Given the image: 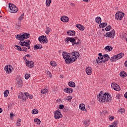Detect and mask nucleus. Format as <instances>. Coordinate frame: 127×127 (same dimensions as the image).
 Listing matches in <instances>:
<instances>
[{"mask_svg":"<svg viewBox=\"0 0 127 127\" xmlns=\"http://www.w3.org/2000/svg\"><path fill=\"white\" fill-rule=\"evenodd\" d=\"M98 100L100 103H108L112 102V96L108 93H103V91L100 92L97 96Z\"/></svg>","mask_w":127,"mask_h":127,"instance_id":"nucleus-1","label":"nucleus"},{"mask_svg":"<svg viewBox=\"0 0 127 127\" xmlns=\"http://www.w3.org/2000/svg\"><path fill=\"white\" fill-rule=\"evenodd\" d=\"M69 41L72 43L73 46H74L75 44L76 45H79V44H81V40H79L78 42H76V39L73 38L67 37L66 38H65V42H66V43H69Z\"/></svg>","mask_w":127,"mask_h":127,"instance_id":"nucleus-2","label":"nucleus"},{"mask_svg":"<svg viewBox=\"0 0 127 127\" xmlns=\"http://www.w3.org/2000/svg\"><path fill=\"white\" fill-rule=\"evenodd\" d=\"M19 43L21 46H26V47H28V49H30V43L31 42L30 40H22Z\"/></svg>","mask_w":127,"mask_h":127,"instance_id":"nucleus-3","label":"nucleus"},{"mask_svg":"<svg viewBox=\"0 0 127 127\" xmlns=\"http://www.w3.org/2000/svg\"><path fill=\"white\" fill-rule=\"evenodd\" d=\"M124 56H125V54L123 53H121L117 55L114 56L113 57H111L110 60L111 62H115V61H117V60H119V59H122Z\"/></svg>","mask_w":127,"mask_h":127,"instance_id":"nucleus-4","label":"nucleus"},{"mask_svg":"<svg viewBox=\"0 0 127 127\" xmlns=\"http://www.w3.org/2000/svg\"><path fill=\"white\" fill-rule=\"evenodd\" d=\"M9 7L10 8V12L12 13H15L17 12L18 9L16 7L14 4L9 3Z\"/></svg>","mask_w":127,"mask_h":127,"instance_id":"nucleus-5","label":"nucleus"},{"mask_svg":"<svg viewBox=\"0 0 127 127\" xmlns=\"http://www.w3.org/2000/svg\"><path fill=\"white\" fill-rule=\"evenodd\" d=\"M28 95H29V94L28 93H22V92H20L19 93V95L18 96V99H20L23 100V101H25V100H26V99H27L28 98Z\"/></svg>","mask_w":127,"mask_h":127,"instance_id":"nucleus-6","label":"nucleus"},{"mask_svg":"<svg viewBox=\"0 0 127 127\" xmlns=\"http://www.w3.org/2000/svg\"><path fill=\"white\" fill-rule=\"evenodd\" d=\"M38 39L39 41L42 43V44H44L48 42V39L47 37H46V36L42 35L39 37Z\"/></svg>","mask_w":127,"mask_h":127,"instance_id":"nucleus-7","label":"nucleus"},{"mask_svg":"<svg viewBox=\"0 0 127 127\" xmlns=\"http://www.w3.org/2000/svg\"><path fill=\"white\" fill-rule=\"evenodd\" d=\"M125 16V14L122 12H117L115 15V18L117 20H122L123 17Z\"/></svg>","mask_w":127,"mask_h":127,"instance_id":"nucleus-8","label":"nucleus"},{"mask_svg":"<svg viewBox=\"0 0 127 127\" xmlns=\"http://www.w3.org/2000/svg\"><path fill=\"white\" fill-rule=\"evenodd\" d=\"M63 57L65 59V62L67 64V63H69V59H70V54L66 53L65 52H64L63 53Z\"/></svg>","mask_w":127,"mask_h":127,"instance_id":"nucleus-9","label":"nucleus"},{"mask_svg":"<svg viewBox=\"0 0 127 127\" xmlns=\"http://www.w3.org/2000/svg\"><path fill=\"white\" fill-rule=\"evenodd\" d=\"M105 36L106 37H112V38L114 39L115 36H116V32H115V30H112L111 32H108L106 33Z\"/></svg>","mask_w":127,"mask_h":127,"instance_id":"nucleus-10","label":"nucleus"},{"mask_svg":"<svg viewBox=\"0 0 127 127\" xmlns=\"http://www.w3.org/2000/svg\"><path fill=\"white\" fill-rule=\"evenodd\" d=\"M54 118L56 120L61 119L62 118V114L58 110H57L54 112Z\"/></svg>","mask_w":127,"mask_h":127,"instance_id":"nucleus-11","label":"nucleus"},{"mask_svg":"<svg viewBox=\"0 0 127 127\" xmlns=\"http://www.w3.org/2000/svg\"><path fill=\"white\" fill-rule=\"evenodd\" d=\"M111 87L112 89H114L115 91H121V88L120 87V86L118 85L117 83H112L111 84Z\"/></svg>","mask_w":127,"mask_h":127,"instance_id":"nucleus-12","label":"nucleus"},{"mask_svg":"<svg viewBox=\"0 0 127 127\" xmlns=\"http://www.w3.org/2000/svg\"><path fill=\"white\" fill-rule=\"evenodd\" d=\"M5 71H6V73L7 74H9V73H11V70H12V67L9 65V66L6 65L4 68Z\"/></svg>","mask_w":127,"mask_h":127,"instance_id":"nucleus-13","label":"nucleus"},{"mask_svg":"<svg viewBox=\"0 0 127 127\" xmlns=\"http://www.w3.org/2000/svg\"><path fill=\"white\" fill-rule=\"evenodd\" d=\"M26 65L29 68H33L34 67V62L32 61H29L28 63L26 64Z\"/></svg>","mask_w":127,"mask_h":127,"instance_id":"nucleus-14","label":"nucleus"},{"mask_svg":"<svg viewBox=\"0 0 127 127\" xmlns=\"http://www.w3.org/2000/svg\"><path fill=\"white\" fill-rule=\"evenodd\" d=\"M24 17V13H23L21 14V15H20L18 19V23L17 24V25H18V26H20V25H21V20H22V19H23Z\"/></svg>","mask_w":127,"mask_h":127,"instance_id":"nucleus-15","label":"nucleus"},{"mask_svg":"<svg viewBox=\"0 0 127 127\" xmlns=\"http://www.w3.org/2000/svg\"><path fill=\"white\" fill-rule=\"evenodd\" d=\"M64 92L67 93V94H72L73 93V89L68 87V88H64Z\"/></svg>","mask_w":127,"mask_h":127,"instance_id":"nucleus-16","label":"nucleus"},{"mask_svg":"<svg viewBox=\"0 0 127 127\" xmlns=\"http://www.w3.org/2000/svg\"><path fill=\"white\" fill-rule=\"evenodd\" d=\"M110 60V57H109V55L105 54L103 55V61H102L103 63H105L107 61H109Z\"/></svg>","mask_w":127,"mask_h":127,"instance_id":"nucleus-17","label":"nucleus"},{"mask_svg":"<svg viewBox=\"0 0 127 127\" xmlns=\"http://www.w3.org/2000/svg\"><path fill=\"white\" fill-rule=\"evenodd\" d=\"M30 37V34L29 33H24V34H22V39L23 40L25 39H27V38H29Z\"/></svg>","mask_w":127,"mask_h":127,"instance_id":"nucleus-18","label":"nucleus"},{"mask_svg":"<svg viewBox=\"0 0 127 127\" xmlns=\"http://www.w3.org/2000/svg\"><path fill=\"white\" fill-rule=\"evenodd\" d=\"M61 20L63 22H68L69 21V17L66 16H63L61 17Z\"/></svg>","mask_w":127,"mask_h":127,"instance_id":"nucleus-19","label":"nucleus"},{"mask_svg":"<svg viewBox=\"0 0 127 127\" xmlns=\"http://www.w3.org/2000/svg\"><path fill=\"white\" fill-rule=\"evenodd\" d=\"M77 60V58L76 57H73L71 58V56L70 57V58L68 59V62L66 63V64H70V63H73V62H75Z\"/></svg>","mask_w":127,"mask_h":127,"instance_id":"nucleus-20","label":"nucleus"},{"mask_svg":"<svg viewBox=\"0 0 127 127\" xmlns=\"http://www.w3.org/2000/svg\"><path fill=\"white\" fill-rule=\"evenodd\" d=\"M86 74L87 75H92V67H88L85 69Z\"/></svg>","mask_w":127,"mask_h":127,"instance_id":"nucleus-21","label":"nucleus"},{"mask_svg":"<svg viewBox=\"0 0 127 127\" xmlns=\"http://www.w3.org/2000/svg\"><path fill=\"white\" fill-rule=\"evenodd\" d=\"M67 34H68L69 36H75V34H76V32H75V31H71V30H69L68 31L66 32Z\"/></svg>","mask_w":127,"mask_h":127,"instance_id":"nucleus-22","label":"nucleus"},{"mask_svg":"<svg viewBox=\"0 0 127 127\" xmlns=\"http://www.w3.org/2000/svg\"><path fill=\"white\" fill-rule=\"evenodd\" d=\"M76 27L78 28V29L79 30H81L82 31H83V30H84L85 29V27H84V26L80 24H77L76 25Z\"/></svg>","mask_w":127,"mask_h":127,"instance_id":"nucleus-23","label":"nucleus"},{"mask_svg":"<svg viewBox=\"0 0 127 127\" xmlns=\"http://www.w3.org/2000/svg\"><path fill=\"white\" fill-rule=\"evenodd\" d=\"M120 75L122 78H125V77H127V72H126L125 71H121L120 72Z\"/></svg>","mask_w":127,"mask_h":127,"instance_id":"nucleus-24","label":"nucleus"},{"mask_svg":"<svg viewBox=\"0 0 127 127\" xmlns=\"http://www.w3.org/2000/svg\"><path fill=\"white\" fill-rule=\"evenodd\" d=\"M68 86L71 88H75L76 84L73 81H69L68 83Z\"/></svg>","mask_w":127,"mask_h":127,"instance_id":"nucleus-25","label":"nucleus"},{"mask_svg":"<svg viewBox=\"0 0 127 127\" xmlns=\"http://www.w3.org/2000/svg\"><path fill=\"white\" fill-rule=\"evenodd\" d=\"M41 48H42V45H36L34 46V50L41 49Z\"/></svg>","mask_w":127,"mask_h":127,"instance_id":"nucleus-26","label":"nucleus"},{"mask_svg":"<svg viewBox=\"0 0 127 127\" xmlns=\"http://www.w3.org/2000/svg\"><path fill=\"white\" fill-rule=\"evenodd\" d=\"M17 85H18V88H20V87L22 86V80L20 79H18L17 80Z\"/></svg>","mask_w":127,"mask_h":127,"instance_id":"nucleus-27","label":"nucleus"},{"mask_svg":"<svg viewBox=\"0 0 127 127\" xmlns=\"http://www.w3.org/2000/svg\"><path fill=\"white\" fill-rule=\"evenodd\" d=\"M104 49L105 51H112V50H113V47L110 46H107L105 47Z\"/></svg>","mask_w":127,"mask_h":127,"instance_id":"nucleus-28","label":"nucleus"},{"mask_svg":"<svg viewBox=\"0 0 127 127\" xmlns=\"http://www.w3.org/2000/svg\"><path fill=\"white\" fill-rule=\"evenodd\" d=\"M108 25V23L107 22L102 23L99 24V27L100 28H104V27H106Z\"/></svg>","mask_w":127,"mask_h":127,"instance_id":"nucleus-29","label":"nucleus"},{"mask_svg":"<svg viewBox=\"0 0 127 127\" xmlns=\"http://www.w3.org/2000/svg\"><path fill=\"white\" fill-rule=\"evenodd\" d=\"M72 55L77 58V57H79V56H80V54L78 52H74L72 53Z\"/></svg>","mask_w":127,"mask_h":127,"instance_id":"nucleus-30","label":"nucleus"},{"mask_svg":"<svg viewBox=\"0 0 127 127\" xmlns=\"http://www.w3.org/2000/svg\"><path fill=\"white\" fill-rule=\"evenodd\" d=\"M95 21L96 23H101L102 21V19L100 17H97L95 18Z\"/></svg>","mask_w":127,"mask_h":127,"instance_id":"nucleus-31","label":"nucleus"},{"mask_svg":"<svg viewBox=\"0 0 127 127\" xmlns=\"http://www.w3.org/2000/svg\"><path fill=\"white\" fill-rule=\"evenodd\" d=\"M8 94H9V91H8V90H5L3 92L4 97L5 98L7 97V96H8Z\"/></svg>","mask_w":127,"mask_h":127,"instance_id":"nucleus-32","label":"nucleus"},{"mask_svg":"<svg viewBox=\"0 0 127 127\" xmlns=\"http://www.w3.org/2000/svg\"><path fill=\"white\" fill-rule=\"evenodd\" d=\"M79 109H80V110H81L82 111H84L85 112L86 111V110H85V106L84 104H82L81 105L80 104L79 105Z\"/></svg>","mask_w":127,"mask_h":127,"instance_id":"nucleus-33","label":"nucleus"},{"mask_svg":"<svg viewBox=\"0 0 127 127\" xmlns=\"http://www.w3.org/2000/svg\"><path fill=\"white\" fill-rule=\"evenodd\" d=\"M51 2H52V1L51 0H46V6H50Z\"/></svg>","mask_w":127,"mask_h":127,"instance_id":"nucleus-34","label":"nucleus"},{"mask_svg":"<svg viewBox=\"0 0 127 127\" xmlns=\"http://www.w3.org/2000/svg\"><path fill=\"white\" fill-rule=\"evenodd\" d=\"M34 122L35 123H37V125H40V123H41V121H40V120L38 118H36L34 120Z\"/></svg>","mask_w":127,"mask_h":127,"instance_id":"nucleus-35","label":"nucleus"},{"mask_svg":"<svg viewBox=\"0 0 127 127\" xmlns=\"http://www.w3.org/2000/svg\"><path fill=\"white\" fill-rule=\"evenodd\" d=\"M21 122V119H19L17 121V123L16 124V127H21V123H20Z\"/></svg>","mask_w":127,"mask_h":127,"instance_id":"nucleus-36","label":"nucleus"},{"mask_svg":"<svg viewBox=\"0 0 127 127\" xmlns=\"http://www.w3.org/2000/svg\"><path fill=\"white\" fill-rule=\"evenodd\" d=\"M51 31V28H50L49 27L46 28V31H45V33H46V34H49V32H50Z\"/></svg>","mask_w":127,"mask_h":127,"instance_id":"nucleus-37","label":"nucleus"},{"mask_svg":"<svg viewBox=\"0 0 127 127\" xmlns=\"http://www.w3.org/2000/svg\"><path fill=\"white\" fill-rule=\"evenodd\" d=\"M22 34H19V35H17V36H16V38L18 40H22Z\"/></svg>","mask_w":127,"mask_h":127,"instance_id":"nucleus-38","label":"nucleus"},{"mask_svg":"<svg viewBox=\"0 0 127 127\" xmlns=\"http://www.w3.org/2000/svg\"><path fill=\"white\" fill-rule=\"evenodd\" d=\"M83 124L85 126H89V125H90V121L88 120H86L83 122Z\"/></svg>","mask_w":127,"mask_h":127,"instance_id":"nucleus-39","label":"nucleus"},{"mask_svg":"<svg viewBox=\"0 0 127 127\" xmlns=\"http://www.w3.org/2000/svg\"><path fill=\"white\" fill-rule=\"evenodd\" d=\"M103 61H101V59L100 57H98V59H96V63L99 64V63H102Z\"/></svg>","mask_w":127,"mask_h":127,"instance_id":"nucleus-40","label":"nucleus"},{"mask_svg":"<svg viewBox=\"0 0 127 127\" xmlns=\"http://www.w3.org/2000/svg\"><path fill=\"white\" fill-rule=\"evenodd\" d=\"M119 124L118 121H115L113 124L112 126L115 127H118V125Z\"/></svg>","mask_w":127,"mask_h":127,"instance_id":"nucleus-41","label":"nucleus"},{"mask_svg":"<svg viewBox=\"0 0 127 127\" xmlns=\"http://www.w3.org/2000/svg\"><path fill=\"white\" fill-rule=\"evenodd\" d=\"M38 113V110H37V109H33L32 111V114L33 115H36V114Z\"/></svg>","mask_w":127,"mask_h":127,"instance_id":"nucleus-42","label":"nucleus"},{"mask_svg":"<svg viewBox=\"0 0 127 127\" xmlns=\"http://www.w3.org/2000/svg\"><path fill=\"white\" fill-rule=\"evenodd\" d=\"M46 73H47V75H48L50 78H52V74L50 71L47 70L46 71Z\"/></svg>","mask_w":127,"mask_h":127,"instance_id":"nucleus-43","label":"nucleus"},{"mask_svg":"<svg viewBox=\"0 0 127 127\" xmlns=\"http://www.w3.org/2000/svg\"><path fill=\"white\" fill-rule=\"evenodd\" d=\"M50 64H51L52 66H53V67H55V66L57 65V64H56V62H53V61H51V62H50Z\"/></svg>","mask_w":127,"mask_h":127,"instance_id":"nucleus-44","label":"nucleus"},{"mask_svg":"<svg viewBox=\"0 0 127 127\" xmlns=\"http://www.w3.org/2000/svg\"><path fill=\"white\" fill-rule=\"evenodd\" d=\"M111 29H112V26H111L110 25L108 26L105 28L106 31H110V30H111Z\"/></svg>","mask_w":127,"mask_h":127,"instance_id":"nucleus-45","label":"nucleus"},{"mask_svg":"<svg viewBox=\"0 0 127 127\" xmlns=\"http://www.w3.org/2000/svg\"><path fill=\"white\" fill-rule=\"evenodd\" d=\"M47 89H42L41 93V94H46V93H48Z\"/></svg>","mask_w":127,"mask_h":127,"instance_id":"nucleus-46","label":"nucleus"},{"mask_svg":"<svg viewBox=\"0 0 127 127\" xmlns=\"http://www.w3.org/2000/svg\"><path fill=\"white\" fill-rule=\"evenodd\" d=\"M15 47H16L17 50H18V51H22V49H21V47L20 46L18 45H15Z\"/></svg>","mask_w":127,"mask_h":127,"instance_id":"nucleus-47","label":"nucleus"},{"mask_svg":"<svg viewBox=\"0 0 127 127\" xmlns=\"http://www.w3.org/2000/svg\"><path fill=\"white\" fill-rule=\"evenodd\" d=\"M25 78L26 80H28V79H29V78H30V74H25Z\"/></svg>","mask_w":127,"mask_h":127,"instance_id":"nucleus-48","label":"nucleus"},{"mask_svg":"<svg viewBox=\"0 0 127 127\" xmlns=\"http://www.w3.org/2000/svg\"><path fill=\"white\" fill-rule=\"evenodd\" d=\"M119 112L121 113V114H124V113H125V109L120 108V109L119 110Z\"/></svg>","mask_w":127,"mask_h":127,"instance_id":"nucleus-49","label":"nucleus"},{"mask_svg":"<svg viewBox=\"0 0 127 127\" xmlns=\"http://www.w3.org/2000/svg\"><path fill=\"white\" fill-rule=\"evenodd\" d=\"M109 121H113L115 120V117L114 116H109Z\"/></svg>","mask_w":127,"mask_h":127,"instance_id":"nucleus-50","label":"nucleus"},{"mask_svg":"<svg viewBox=\"0 0 127 127\" xmlns=\"http://www.w3.org/2000/svg\"><path fill=\"white\" fill-rule=\"evenodd\" d=\"M64 109V105H60L59 106V109L60 110H63Z\"/></svg>","mask_w":127,"mask_h":127,"instance_id":"nucleus-51","label":"nucleus"},{"mask_svg":"<svg viewBox=\"0 0 127 127\" xmlns=\"http://www.w3.org/2000/svg\"><path fill=\"white\" fill-rule=\"evenodd\" d=\"M72 96H67V101H68V102H71V100H72Z\"/></svg>","mask_w":127,"mask_h":127,"instance_id":"nucleus-52","label":"nucleus"},{"mask_svg":"<svg viewBox=\"0 0 127 127\" xmlns=\"http://www.w3.org/2000/svg\"><path fill=\"white\" fill-rule=\"evenodd\" d=\"M23 59L25 61V63H26V64L29 61L27 60L26 56L23 57Z\"/></svg>","mask_w":127,"mask_h":127,"instance_id":"nucleus-53","label":"nucleus"},{"mask_svg":"<svg viewBox=\"0 0 127 127\" xmlns=\"http://www.w3.org/2000/svg\"><path fill=\"white\" fill-rule=\"evenodd\" d=\"M23 49L22 51H25V52H27V51L26 50L29 49L28 48H26V47H23L22 48Z\"/></svg>","mask_w":127,"mask_h":127,"instance_id":"nucleus-54","label":"nucleus"},{"mask_svg":"<svg viewBox=\"0 0 127 127\" xmlns=\"http://www.w3.org/2000/svg\"><path fill=\"white\" fill-rule=\"evenodd\" d=\"M68 110H69V108L68 107H65L63 110V111H64V112H68Z\"/></svg>","mask_w":127,"mask_h":127,"instance_id":"nucleus-55","label":"nucleus"},{"mask_svg":"<svg viewBox=\"0 0 127 127\" xmlns=\"http://www.w3.org/2000/svg\"><path fill=\"white\" fill-rule=\"evenodd\" d=\"M100 61H104V56L100 57Z\"/></svg>","mask_w":127,"mask_h":127,"instance_id":"nucleus-56","label":"nucleus"},{"mask_svg":"<svg viewBox=\"0 0 127 127\" xmlns=\"http://www.w3.org/2000/svg\"><path fill=\"white\" fill-rule=\"evenodd\" d=\"M14 116V115H13V113H11L10 114V118H12V117H13Z\"/></svg>","mask_w":127,"mask_h":127,"instance_id":"nucleus-57","label":"nucleus"},{"mask_svg":"<svg viewBox=\"0 0 127 127\" xmlns=\"http://www.w3.org/2000/svg\"><path fill=\"white\" fill-rule=\"evenodd\" d=\"M29 96V99H32V98H33V97L32 96V95H30L29 94V95H28V97Z\"/></svg>","mask_w":127,"mask_h":127,"instance_id":"nucleus-58","label":"nucleus"},{"mask_svg":"<svg viewBox=\"0 0 127 127\" xmlns=\"http://www.w3.org/2000/svg\"><path fill=\"white\" fill-rule=\"evenodd\" d=\"M70 5H71V6H75V5L74 3H71Z\"/></svg>","mask_w":127,"mask_h":127,"instance_id":"nucleus-59","label":"nucleus"},{"mask_svg":"<svg viewBox=\"0 0 127 127\" xmlns=\"http://www.w3.org/2000/svg\"><path fill=\"white\" fill-rule=\"evenodd\" d=\"M83 1H85V2H89V1H90L89 0H83Z\"/></svg>","mask_w":127,"mask_h":127,"instance_id":"nucleus-60","label":"nucleus"},{"mask_svg":"<svg viewBox=\"0 0 127 127\" xmlns=\"http://www.w3.org/2000/svg\"><path fill=\"white\" fill-rule=\"evenodd\" d=\"M125 66L126 67H127V61L126 62H125Z\"/></svg>","mask_w":127,"mask_h":127,"instance_id":"nucleus-61","label":"nucleus"},{"mask_svg":"<svg viewBox=\"0 0 127 127\" xmlns=\"http://www.w3.org/2000/svg\"><path fill=\"white\" fill-rule=\"evenodd\" d=\"M98 55H99V57H102V56H103V55H102V53H99L98 54Z\"/></svg>","mask_w":127,"mask_h":127,"instance_id":"nucleus-62","label":"nucleus"},{"mask_svg":"<svg viewBox=\"0 0 127 127\" xmlns=\"http://www.w3.org/2000/svg\"><path fill=\"white\" fill-rule=\"evenodd\" d=\"M2 113V109L0 108V114H1Z\"/></svg>","mask_w":127,"mask_h":127,"instance_id":"nucleus-63","label":"nucleus"},{"mask_svg":"<svg viewBox=\"0 0 127 127\" xmlns=\"http://www.w3.org/2000/svg\"><path fill=\"white\" fill-rule=\"evenodd\" d=\"M26 57H30V55L27 54V55L25 56Z\"/></svg>","mask_w":127,"mask_h":127,"instance_id":"nucleus-64","label":"nucleus"}]
</instances>
